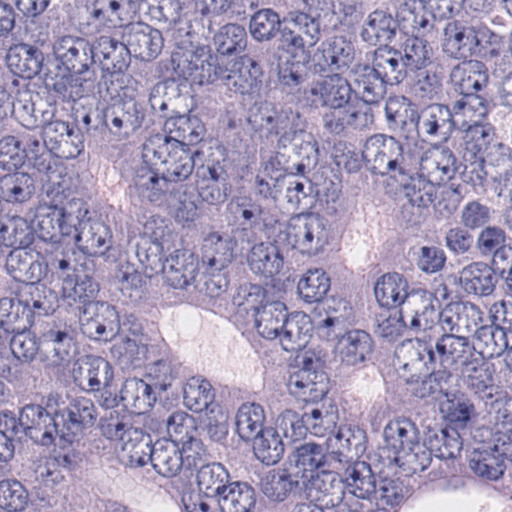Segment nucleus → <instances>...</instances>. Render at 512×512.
I'll list each match as a JSON object with an SVG mask.
<instances>
[{
	"label": "nucleus",
	"instance_id": "5fc2aeb1",
	"mask_svg": "<svg viewBox=\"0 0 512 512\" xmlns=\"http://www.w3.org/2000/svg\"><path fill=\"white\" fill-rule=\"evenodd\" d=\"M386 448H414L419 444V433L411 421L396 419L384 428Z\"/></svg>",
	"mask_w": 512,
	"mask_h": 512
},
{
	"label": "nucleus",
	"instance_id": "9b49d317",
	"mask_svg": "<svg viewBox=\"0 0 512 512\" xmlns=\"http://www.w3.org/2000/svg\"><path fill=\"white\" fill-rule=\"evenodd\" d=\"M148 149L152 151L163 165V175L173 183H182L190 178L195 168L198 152L191 150L187 144L180 142L149 141Z\"/></svg>",
	"mask_w": 512,
	"mask_h": 512
},
{
	"label": "nucleus",
	"instance_id": "8fccbe9b",
	"mask_svg": "<svg viewBox=\"0 0 512 512\" xmlns=\"http://www.w3.org/2000/svg\"><path fill=\"white\" fill-rule=\"evenodd\" d=\"M263 407L257 403H244L236 415V431L246 443L257 439L265 422Z\"/></svg>",
	"mask_w": 512,
	"mask_h": 512
},
{
	"label": "nucleus",
	"instance_id": "4468645a",
	"mask_svg": "<svg viewBox=\"0 0 512 512\" xmlns=\"http://www.w3.org/2000/svg\"><path fill=\"white\" fill-rule=\"evenodd\" d=\"M286 234L293 248L303 254H317L324 245V227L320 219L311 213L292 216Z\"/></svg>",
	"mask_w": 512,
	"mask_h": 512
},
{
	"label": "nucleus",
	"instance_id": "f03ea898",
	"mask_svg": "<svg viewBox=\"0 0 512 512\" xmlns=\"http://www.w3.org/2000/svg\"><path fill=\"white\" fill-rule=\"evenodd\" d=\"M53 54L68 73L47 76V89L63 102H76L87 96L95 82V73L90 69L93 49L89 42L81 37L63 36L53 43Z\"/></svg>",
	"mask_w": 512,
	"mask_h": 512
},
{
	"label": "nucleus",
	"instance_id": "58836bf2",
	"mask_svg": "<svg viewBox=\"0 0 512 512\" xmlns=\"http://www.w3.org/2000/svg\"><path fill=\"white\" fill-rule=\"evenodd\" d=\"M74 347L73 337L56 326L45 330L40 336L41 354L57 365L70 359Z\"/></svg>",
	"mask_w": 512,
	"mask_h": 512
},
{
	"label": "nucleus",
	"instance_id": "473e14b6",
	"mask_svg": "<svg viewBox=\"0 0 512 512\" xmlns=\"http://www.w3.org/2000/svg\"><path fill=\"white\" fill-rule=\"evenodd\" d=\"M43 53L28 44L11 47L7 54V65L11 72L23 79H32L39 74L43 65Z\"/></svg>",
	"mask_w": 512,
	"mask_h": 512
},
{
	"label": "nucleus",
	"instance_id": "2eb2a0df",
	"mask_svg": "<svg viewBox=\"0 0 512 512\" xmlns=\"http://www.w3.org/2000/svg\"><path fill=\"white\" fill-rule=\"evenodd\" d=\"M285 21L287 25L281 30V40L287 51L305 53L307 47H312L318 42L319 23L308 13L291 11Z\"/></svg>",
	"mask_w": 512,
	"mask_h": 512
},
{
	"label": "nucleus",
	"instance_id": "ea45409f",
	"mask_svg": "<svg viewBox=\"0 0 512 512\" xmlns=\"http://www.w3.org/2000/svg\"><path fill=\"white\" fill-rule=\"evenodd\" d=\"M347 472L348 494L341 491L342 496H354L359 501L366 502L367 506L372 507L371 496L376 493V481L370 466L365 462H357Z\"/></svg>",
	"mask_w": 512,
	"mask_h": 512
},
{
	"label": "nucleus",
	"instance_id": "aec40b11",
	"mask_svg": "<svg viewBox=\"0 0 512 512\" xmlns=\"http://www.w3.org/2000/svg\"><path fill=\"white\" fill-rule=\"evenodd\" d=\"M235 238L223 237L218 232L208 233L201 246V262L207 272L213 274L227 268L235 258Z\"/></svg>",
	"mask_w": 512,
	"mask_h": 512
},
{
	"label": "nucleus",
	"instance_id": "423d86ee",
	"mask_svg": "<svg viewBox=\"0 0 512 512\" xmlns=\"http://www.w3.org/2000/svg\"><path fill=\"white\" fill-rule=\"evenodd\" d=\"M297 358L300 365L289 375V392L304 402L321 401L330 390V380L323 370L322 360L312 351H304Z\"/></svg>",
	"mask_w": 512,
	"mask_h": 512
},
{
	"label": "nucleus",
	"instance_id": "bb28decb",
	"mask_svg": "<svg viewBox=\"0 0 512 512\" xmlns=\"http://www.w3.org/2000/svg\"><path fill=\"white\" fill-rule=\"evenodd\" d=\"M166 283L175 289H184L193 283L198 275V259L193 253L176 250L163 264Z\"/></svg>",
	"mask_w": 512,
	"mask_h": 512
},
{
	"label": "nucleus",
	"instance_id": "ddd939ff",
	"mask_svg": "<svg viewBox=\"0 0 512 512\" xmlns=\"http://www.w3.org/2000/svg\"><path fill=\"white\" fill-rule=\"evenodd\" d=\"M69 199L79 202L81 209L85 211L84 214H81L78 217V223L73 228V231L69 234L62 235L61 238L57 241L44 239L39 235L38 237L45 242L58 244L61 243L64 238L73 235L75 244L84 254L89 256L103 255L109 249L108 243L111 239V232L109 227L100 221L90 222L88 224V228L86 224L82 227L83 220L88 215L89 211L80 199H76L72 197V195L69 197Z\"/></svg>",
	"mask_w": 512,
	"mask_h": 512
},
{
	"label": "nucleus",
	"instance_id": "4be33fe9",
	"mask_svg": "<svg viewBox=\"0 0 512 512\" xmlns=\"http://www.w3.org/2000/svg\"><path fill=\"white\" fill-rule=\"evenodd\" d=\"M137 1L130 0H95L93 3V16L111 28H124L138 22L140 11Z\"/></svg>",
	"mask_w": 512,
	"mask_h": 512
},
{
	"label": "nucleus",
	"instance_id": "a18cd8bd",
	"mask_svg": "<svg viewBox=\"0 0 512 512\" xmlns=\"http://www.w3.org/2000/svg\"><path fill=\"white\" fill-rule=\"evenodd\" d=\"M460 284L468 294L490 295L494 290L491 267L483 262H473L460 271Z\"/></svg>",
	"mask_w": 512,
	"mask_h": 512
},
{
	"label": "nucleus",
	"instance_id": "b1692460",
	"mask_svg": "<svg viewBox=\"0 0 512 512\" xmlns=\"http://www.w3.org/2000/svg\"><path fill=\"white\" fill-rule=\"evenodd\" d=\"M53 421L44 407L38 404H27L20 412L19 423L24 434L33 444L50 446L55 444L54 429L48 428V422Z\"/></svg>",
	"mask_w": 512,
	"mask_h": 512
},
{
	"label": "nucleus",
	"instance_id": "6e6d98bb",
	"mask_svg": "<svg viewBox=\"0 0 512 512\" xmlns=\"http://www.w3.org/2000/svg\"><path fill=\"white\" fill-rule=\"evenodd\" d=\"M247 34L245 29L238 24H226L216 36L217 51L220 54L219 58H225L228 61L230 56L238 54L246 47Z\"/></svg>",
	"mask_w": 512,
	"mask_h": 512
},
{
	"label": "nucleus",
	"instance_id": "7c9ffc66",
	"mask_svg": "<svg viewBox=\"0 0 512 512\" xmlns=\"http://www.w3.org/2000/svg\"><path fill=\"white\" fill-rule=\"evenodd\" d=\"M330 109L325 113L323 121L325 128L334 134H341L348 127L362 128L373 118L370 108L366 105L356 108L348 103L343 107Z\"/></svg>",
	"mask_w": 512,
	"mask_h": 512
},
{
	"label": "nucleus",
	"instance_id": "f704fd0d",
	"mask_svg": "<svg viewBox=\"0 0 512 512\" xmlns=\"http://www.w3.org/2000/svg\"><path fill=\"white\" fill-rule=\"evenodd\" d=\"M451 116L455 124L461 128L484 125L488 114V102L480 95L462 96L452 104Z\"/></svg>",
	"mask_w": 512,
	"mask_h": 512
},
{
	"label": "nucleus",
	"instance_id": "4c0bfd02",
	"mask_svg": "<svg viewBox=\"0 0 512 512\" xmlns=\"http://www.w3.org/2000/svg\"><path fill=\"white\" fill-rule=\"evenodd\" d=\"M312 328L313 322L307 314L303 312L287 313L280 337L282 348L287 352H293L305 346Z\"/></svg>",
	"mask_w": 512,
	"mask_h": 512
},
{
	"label": "nucleus",
	"instance_id": "c756f323",
	"mask_svg": "<svg viewBox=\"0 0 512 512\" xmlns=\"http://www.w3.org/2000/svg\"><path fill=\"white\" fill-rule=\"evenodd\" d=\"M480 41L473 27L458 21L449 22L444 29V51L451 57L461 59L472 56Z\"/></svg>",
	"mask_w": 512,
	"mask_h": 512
},
{
	"label": "nucleus",
	"instance_id": "13d9d810",
	"mask_svg": "<svg viewBox=\"0 0 512 512\" xmlns=\"http://www.w3.org/2000/svg\"><path fill=\"white\" fill-rule=\"evenodd\" d=\"M315 498L317 501H323L325 507L308 503L303 504L299 512H390L387 509L372 510V507L367 506L366 502L359 501L354 496H342L336 504L332 500H325L326 497H321L320 495L315 496Z\"/></svg>",
	"mask_w": 512,
	"mask_h": 512
},
{
	"label": "nucleus",
	"instance_id": "69168bd1",
	"mask_svg": "<svg viewBox=\"0 0 512 512\" xmlns=\"http://www.w3.org/2000/svg\"><path fill=\"white\" fill-rule=\"evenodd\" d=\"M113 378L111 364L102 358H98L88 364L85 376L80 379V385L86 381L89 391H99L101 387L109 388Z\"/></svg>",
	"mask_w": 512,
	"mask_h": 512
},
{
	"label": "nucleus",
	"instance_id": "1a4fd4ad",
	"mask_svg": "<svg viewBox=\"0 0 512 512\" xmlns=\"http://www.w3.org/2000/svg\"><path fill=\"white\" fill-rule=\"evenodd\" d=\"M463 129L461 154L465 163V177L474 186L483 185L487 176L485 156L492 141L490 128L485 125H474Z\"/></svg>",
	"mask_w": 512,
	"mask_h": 512
},
{
	"label": "nucleus",
	"instance_id": "680f3d73",
	"mask_svg": "<svg viewBox=\"0 0 512 512\" xmlns=\"http://www.w3.org/2000/svg\"><path fill=\"white\" fill-rule=\"evenodd\" d=\"M229 475L226 468L221 463H209L202 465L197 471V485L200 491L206 495L221 494L227 486Z\"/></svg>",
	"mask_w": 512,
	"mask_h": 512
},
{
	"label": "nucleus",
	"instance_id": "c03bdc74",
	"mask_svg": "<svg viewBox=\"0 0 512 512\" xmlns=\"http://www.w3.org/2000/svg\"><path fill=\"white\" fill-rule=\"evenodd\" d=\"M351 77L355 89L362 96L363 105L377 103L384 96L388 83L378 75L374 67L359 64L353 68Z\"/></svg>",
	"mask_w": 512,
	"mask_h": 512
},
{
	"label": "nucleus",
	"instance_id": "c85d7f7f",
	"mask_svg": "<svg viewBox=\"0 0 512 512\" xmlns=\"http://www.w3.org/2000/svg\"><path fill=\"white\" fill-rule=\"evenodd\" d=\"M93 59L97 58L103 68L111 73V76L118 77L127 69L130 55L127 46L110 36H100L95 45L92 46Z\"/></svg>",
	"mask_w": 512,
	"mask_h": 512
},
{
	"label": "nucleus",
	"instance_id": "412c9836",
	"mask_svg": "<svg viewBox=\"0 0 512 512\" xmlns=\"http://www.w3.org/2000/svg\"><path fill=\"white\" fill-rule=\"evenodd\" d=\"M164 134H156L149 141L180 142L191 147L199 144L205 133L204 124L197 118L189 115H177L169 117L163 126Z\"/></svg>",
	"mask_w": 512,
	"mask_h": 512
},
{
	"label": "nucleus",
	"instance_id": "f257e3e1",
	"mask_svg": "<svg viewBox=\"0 0 512 512\" xmlns=\"http://www.w3.org/2000/svg\"><path fill=\"white\" fill-rule=\"evenodd\" d=\"M40 131L30 130L22 135L21 151L39 172L46 174L49 185L44 196L38 202L35 211V231L44 239L57 241L64 234H69L78 223V217L84 214L79 202L70 200L72 194L71 178L66 173L63 163L41 143Z\"/></svg>",
	"mask_w": 512,
	"mask_h": 512
},
{
	"label": "nucleus",
	"instance_id": "09e8293b",
	"mask_svg": "<svg viewBox=\"0 0 512 512\" xmlns=\"http://www.w3.org/2000/svg\"><path fill=\"white\" fill-rule=\"evenodd\" d=\"M171 180L166 179L165 175L151 168H141L137 173L136 186L140 193L150 202L158 205L167 200L168 193L171 192Z\"/></svg>",
	"mask_w": 512,
	"mask_h": 512
},
{
	"label": "nucleus",
	"instance_id": "864d4df0",
	"mask_svg": "<svg viewBox=\"0 0 512 512\" xmlns=\"http://www.w3.org/2000/svg\"><path fill=\"white\" fill-rule=\"evenodd\" d=\"M482 67L479 62H470L453 70L452 79L462 96L478 95L477 92L487 84L488 75L486 71L481 70Z\"/></svg>",
	"mask_w": 512,
	"mask_h": 512
},
{
	"label": "nucleus",
	"instance_id": "603ef678",
	"mask_svg": "<svg viewBox=\"0 0 512 512\" xmlns=\"http://www.w3.org/2000/svg\"><path fill=\"white\" fill-rule=\"evenodd\" d=\"M212 384L201 377H191L183 388L185 406L194 413H202L215 400Z\"/></svg>",
	"mask_w": 512,
	"mask_h": 512
},
{
	"label": "nucleus",
	"instance_id": "3c124183",
	"mask_svg": "<svg viewBox=\"0 0 512 512\" xmlns=\"http://www.w3.org/2000/svg\"><path fill=\"white\" fill-rule=\"evenodd\" d=\"M75 453L58 454L40 459L35 467L37 479H40L45 486H53L64 479L63 472L70 471L75 464Z\"/></svg>",
	"mask_w": 512,
	"mask_h": 512
},
{
	"label": "nucleus",
	"instance_id": "7ed1b4c3",
	"mask_svg": "<svg viewBox=\"0 0 512 512\" xmlns=\"http://www.w3.org/2000/svg\"><path fill=\"white\" fill-rule=\"evenodd\" d=\"M40 278L39 275L35 281L21 285L14 299L0 300V307L8 306L11 309L6 315V322L20 321L17 332L11 339L10 348L13 355L23 361L32 360L38 352L41 353L40 338L37 339L29 330L34 324L35 316L46 315L48 312L41 299L40 290L35 285Z\"/></svg>",
	"mask_w": 512,
	"mask_h": 512
},
{
	"label": "nucleus",
	"instance_id": "a19ab883",
	"mask_svg": "<svg viewBox=\"0 0 512 512\" xmlns=\"http://www.w3.org/2000/svg\"><path fill=\"white\" fill-rule=\"evenodd\" d=\"M374 342L364 330L348 331L339 341V352L343 363L357 365L372 353Z\"/></svg>",
	"mask_w": 512,
	"mask_h": 512
},
{
	"label": "nucleus",
	"instance_id": "9d476101",
	"mask_svg": "<svg viewBox=\"0 0 512 512\" xmlns=\"http://www.w3.org/2000/svg\"><path fill=\"white\" fill-rule=\"evenodd\" d=\"M246 303L253 311L258 334L268 340L280 339L287 316L286 305L281 301H268L266 291L260 286L251 288Z\"/></svg>",
	"mask_w": 512,
	"mask_h": 512
},
{
	"label": "nucleus",
	"instance_id": "0e129e2a",
	"mask_svg": "<svg viewBox=\"0 0 512 512\" xmlns=\"http://www.w3.org/2000/svg\"><path fill=\"white\" fill-rule=\"evenodd\" d=\"M438 187L428 178L421 175L418 178H412L404 186V192L412 206L427 208L434 204Z\"/></svg>",
	"mask_w": 512,
	"mask_h": 512
},
{
	"label": "nucleus",
	"instance_id": "4d7b16f0",
	"mask_svg": "<svg viewBox=\"0 0 512 512\" xmlns=\"http://www.w3.org/2000/svg\"><path fill=\"white\" fill-rule=\"evenodd\" d=\"M330 289V278L322 269L308 270L298 283V291L307 303L320 302Z\"/></svg>",
	"mask_w": 512,
	"mask_h": 512
},
{
	"label": "nucleus",
	"instance_id": "72a5a7b5",
	"mask_svg": "<svg viewBox=\"0 0 512 512\" xmlns=\"http://www.w3.org/2000/svg\"><path fill=\"white\" fill-rule=\"evenodd\" d=\"M509 456L502 450H473L469 457V467L484 480L496 481L506 469Z\"/></svg>",
	"mask_w": 512,
	"mask_h": 512
},
{
	"label": "nucleus",
	"instance_id": "5701e85b",
	"mask_svg": "<svg viewBox=\"0 0 512 512\" xmlns=\"http://www.w3.org/2000/svg\"><path fill=\"white\" fill-rule=\"evenodd\" d=\"M127 465L143 467L151 463L155 471L164 477L176 476L183 469L181 450H129Z\"/></svg>",
	"mask_w": 512,
	"mask_h": 512
},
{
	"label": "nucleus",
	"instance_id": "bf43d9fd",
	"mask_svg": "<svg viewBox=\"0 0 512 512\" xmlns=\"http://www.w3.org/2000/svg\"><path fill=\"white\" fill-rule=\"evenodd\" d=\"M394 35L393 19L383 11L372 12L362 30L363 39L372 45L391 40Z\"/></svg>",
	"mask_w": 512,
	"mask_h": 512
},
{
	"label": "nucleus",
	"instance_id": "f8f14e48",
	"mask_svg": "<svg viewBox=\"0 0 512 512\" xmlns=\"http://www.w3.org/2000/svg\"><path fill=\"white\" fill-rule=\"evenodd\" d=\"M433 450H395L392 461L398 466L399 473L403 476H412L416 473L423 472L432 462ZM434 457L440 461L439 469L445 476H454L458 471L457 467L461 466V450H436Z\"/></svg>",
	"mask_w": 512,
	"mask_h": 512
},
{
	"label": "nucleus",
	"instance_id": "393cba45",
	"mask_svg": "<svg viewBox=\"0 0 512 512\" xmlns=\"http://www.w3.org/2000/svg\"><path fill=\"white\" fill-rule=\"evenodd\" d=\"M420 171L437 186L445 185L457 172L456 157L448 148L435 147L421 158Z\"/></svg>",
	"mask_w": 512,
	"mask_h": 512
},
{
	"label": "nucleus",
	"instance_id": "0eeeda50",
	"mask_svg": "<svg viewBox=\"0 0 512 512\" xmlns=\"http://www.w3.org/2000/svg\"><path fill=\"white\" fill-rule=\"evenodd\" d=\"M98 417L94 402L86 397H76L64 409L57 410L53 429L59 445L65 448L77 442L84 431L93 427Z\"/></svg>",
	"mask_w": 512,
	"mask_h": 512
},
{
	"label": "nucleus",
	"instance_id": "338daca9",
	"mask_svg": "<svg viewBox=\"0 0 512 512\" xmlns=\"http://www.w3.org/2000/svg\"><path fill=\"white\" fill-rule=\"evenodd\" d=\"M376 493H378L376 509H387L390 512H395V508L400 505L405 497V486L399 479L384 478L380 481Z\"/></svg>",
	"mask_w": 512,
	"mask_h": 512
},
{
	"label": "nucleus",
	"instance_id": "dca6fc26",
	"mask_svg": "<svg viewBox=\"0 0 512 512\" xmlns=\"http://www.w3.org/2000/svg\"><path fill=\"white\" fill-rule=\"evenodd\" d=\"M40 133L45 146L58 159V163H61L60 159H74L84 150L81 136L73 138L74 130L66 121L53 119L43 125Z\"/></svg>",
	"mask_w": 512,
	"mask_h": 512
},
{
	"label": "nucleus",
	"instance_id": "79ce46f5",
	"mask_svg": "<svg viewBox=\"0 0 512 512\" xmlns=\"http://www.w3.org/2000/svg\"><path fill=\"white\" fill-rule=\"evenodd\" d=\"M250 269L266 278L277 275L283 267V257L279 249L271 243L255 244L247 257Z\"/></svg>",
	"mask_w": 512,
	"mask_h": 512
},
{
	"label": "nucleus",
	"instance_id": "774afa93",
	"mask_svg": "<svg viewBox=\"0 0 512 512\" xmlns=\"http://www.w3.org/2000/svg\"><path fill=\"white\" fill-rule=\"evenodd\" d=\"M279 15L272 9H262L257 11L251 18L250 31L257 40H269L279 30Z\"/></svg>",
	"mask_w": 512,
	"mask_h": 512
},
{
	"label": "nucleus",
	"instance_id": "6e6552de",
	"mask_svg": "<svg viewBox=\"0 0 512 512\" xmlns=\"http://www.w3.org/2000/svg\"><path fill=\"white\" fill-rule=\"evenodd\" d=\"M362 156L375 174L391 175L394 178L408 175L403 146L392 136H370L364 144Z\"/></svg>",
	"mask_w": 512,
	"mask_h": 512
},
{
	"label": "nucleus",
	"instance_id": "e433bc0d",
	"mask_svg": "<svg viewBox=\"0 0 512 512\" xmlns=\"http://www.w3.org/2000/svg\"><path fill=\"white\" fill-rule=\"evenodd\" d=\"M120 393L125 406L130 407L132 412L137 415L150 412L157 401L152 386L142 379L125 380Z\"/></svg>",
	"mask_w": 512,
	"mask_h": 512
},
{
	"label": "nucleus",
	"instance_id": "49530a36",
	"mask_svg": "<svg viewBox=\"0 0 512 512\" xmlns=\"http://www.w3.org/2000/svg\"><path fill=\"white\" fill-rule=\"evenodd\" d=\"M221 512H252L256 505L254 489L247 483L228 484L219 495Z\"/></svg>",
	"mask_w": 512,
	"mask_h": 512
},
{
	"label": "nucleus",
	"instance_id": "052dcab7",
	"mask_svg": "<svg viewBox=\"0 0 512 512\" xmlns=\"http://www.w3.org/2000/svg\"><path fill=\"white\" fill-rule=\"evenodd\" d=\"M29 502V493L16 479L0 481V508L6 512L24 511Z\"/></svg>",
	"mask_w": 512,
	"mask_h": 512
},
{
	"label": "nucleus",
	"instance_id": "20e7f679",
	"mask_svg": "<svg viewBox=\"0 0 512 512\" xmlns=\"http://www.w3.org/2000/svg\"><path fill=\"white\" fill-rule=\"evenodd\" d=\"M248 64L254 65V62L247 56H238L232 62L201 49L185 54L176 70L191 85L212 84L220 79L228 81V85L232 84L236 89L244 90L251 86Z\"/></svg>",
	"mask_w": 512,
	"mask_h": 512
},
{
	"label": "nucleus",
	"instance_id": "e2e57ef3",
	"mask_svg": "<svg viewBox=\"0 0 512 512\" xmlns=\"http://www.w3.org/2000/svg\"><path fill=\"white\" fill-rule=\"evenodd\" d=\"M31 242V237L26 228H18L16 225H0V254L9 252L8 264L13 267L15 258L21 257V248H25Z\"/></svg>",
	"mask_w": 512,
	"mask_h": 512
},
{
	"label": "nucleus",
	"instance_id": "f3484780",
	"mask_svg": "<svg viewBox=\"0 0 512 512\" xmlns=\"http://www.w3.org/2000/svg\"><path fill=\"white\" fill-rule=\"evenodd\" d=\"M463 312L466 316L473 318V326L475 329L476 340L481 346V354L487 357L499 356L506 349L509 348L508 335L512 334V323L508 326L498 325H482L478 326V321H481L480 309L472 303L465 304Z\"/></svg>",
	"mask_w": 512,
	"mask_h": 512
},
{
	"label": "nucleus",
	"instance_id": "39448f33",
	"mask_svg": "<svg viewBox=\"0 0 512 512\" xmlns=\"http://www.w3.org/2000/svg\"><path fill=\"white\" fill-rule=\"evenodd\" d=\"M334 454L339 453L335 451L323 453V450H293L288 456V462L285 463V476L295 481L297 485H302L310 495L315 490L323 497H327L329 490L333 488L334 480L329 470L328 460L335 458Z\"/></svg>",
	"mask_w": 512,
	"mask_h": 512
},
{
	"label": "nucleus",
	"instance_id": "c9c22d12",
	"mask_svg": "<svg viewBox=\"0 0 512 512\" xmlns=\"http://www.w3.org/2000/svg\"><path fill=\"white\" fill-rule=\"evenodd\" d=\"M167 433L173 446L176 448L198 447L199 431L195 419L184 411L173 412L167 421Z\"/></svg>",
	"mask_w": 512,
	"mask_h": 512
},
{
	"label": "nucleus",
	"instance_id": "a878e982",
	"mask_svg": "<svg viewBox=\"0 0 512 512\" xmlns=\"http://www.w3.org/2000/svg\"><path fill=\"white\" fill-rule=\"evenodd\" d=\"M122 37L129 52L132 51L141 59L155 58L163 46L161 32L141 21L124 30Z\"/></svg>",
	"mask_w": 512,
	"mask_h": 512
},
{
	"label": "nucleus",
	"instance_id": "a211bd4d",
	"mask_svg": "<svg viewBox=\"0 0 512 512\" xmlns=\"http://www.w3.org/2000/svg\"><path fill=\"white\" fill-rule=\"evenodd\" d=\"M351 91L346 78L331 74L312 83L308 98L316 107L340 108L348 104Z\"/></svg>",
	"mask_w": 512,
	"mask_h": 512
},
{
	"label": "nucleus",
	"instance_id": "cd10ccee",
	"mask_svg": "<svg viewBox=\"0 0 512 512\" xmlns=\"http://www.w3.org/2000/svg\"><path fill=\"white\" fill-rule=\"evenodd\" d=\"M435 348L439 362L445 369L457 370L474 355V348L468 338L452 333L442 335L436 342Z\"/></svg>",
	"mask_w": 512,
	"mask_h": 512
},
{
	"label": "nucleus",
	"instance_id": "6ab92c4d",
	"mask_svg": "<svg viewBox=\"0 0 512 512\" xmlns=\"http://www.w3.org/2000/svg\"><path fill=\"white\" fill-rule=\"evenodd\" d=\"M100 431L104 437L121 448H136L139 445L154 448L158 444V441L153 444L151 436L143 429L127 426L117 411H111L109 417L101 419Z\"/></svg>",
	"mask_w": 512,
	"mask_h": 512
},
{
	"label": "nucleus",
	"instance_id": "2f4dec72",
	"mask_svg": "<svg viewBox=\"0 0 512 512\" xmlns=\"http://www.w3.org/2000/svg\"><path fill=\"white\" fill-rule=\"evenodd\" d=\"M408 288V282L403 275L396 272L386 273L375 284V297L381 306L387 308H396L406 299L408 305L415 304L413 297L409 298Z\"/></svg>",
	"mask_w": 512,
	"mask_h": 512
},
{
	"label": "nucleus",
	"instance_id": "37998d69",
	"mask_svg": "<svg viewBox=\"0 0 512 512\" xmlns=\"http://www.w3.org/2000/svg\"><path fill=\"white\" fill-rule=\"evenodd\" d=\"M32 176L23 171H14L0 177V199L11 204H22L34 193Z\"/></svg>",
	"mask_w": 512,
	"mask_h": 512
},
{
	"label": "nucleus",
	"instance_id": "de8ad7c7",
	"mask_svg": "<svg viewBox=\"0 0 512 512\" xmlns=\"http://www.w3.org/2000/svg\"><path fill=\"white\" fill-rule=\"evenodd\" d=\"M402 60L403 56L399 51L387 45H380L374 52L373 67L388 85H395L402 82L406 76Z\"/></svg>",
	"mask_w": 512,
	"mask_h": 512
}]
</instances>
